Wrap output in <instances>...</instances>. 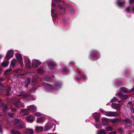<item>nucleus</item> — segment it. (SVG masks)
I'll return each mask as SVG.
<instances>
[{"instance_id":"c85d7f7f","label":"nucleus","mask_w":134,"mask_h":134,"mask_svg":"<svg viewBox=\"0 0 134 134\" xmlns=\"http://www.w3.org/2000/svg\"><path fill=\"white\" fill-rule=\"evenodd\" d=\"M111 105H112L114 108L117 109L120 108L119 107L118 104L113 103Z\"/></svg>"},{"instance_id":"69168bd1","label":"nucleus","mask_w":134,"mask_h":134,"mask_svg":"<svg viewBox=\"0 0 134 134\" xmlns=\"http://www.w3.org/2000/svg\"><path fill=\"white\" fill-rule=\"evenodd\" d=\"M56 2H60V0H55Z\"/></svg>"},{"instance_id":"f03ea898","label":"nucleus","mask_w":134,"mask_h":134,"mask_svg":"<svg viewBox=\"0 0 134 134\" xmlns=\"http://www.w3.org/2000/svg\"><path fill=\"white\" fill-rule=\"evenodd\" d=\"M53 85L54 89L58 90L61 87L62 83L61 81L56 80L53 82Z\"/></svg>"},{"instance_id":"393cba45","label":"nucleus","mask_w":134,"mask_h":134,"mask_svg":"<svg viewBox=\"0 0 134 134\" xmlns=\"http://www.w3.org/2000/svg\"><path fill=\"white\" fill-rule=\"evenodd\" d=\"M51 127V126L49 124H46L44 130V131L46 132V131H47L48 130L50 129Z\"/></svg>"},{"instance_id":"338daca9","label":"nucleus","mask_w":134,"mask_h":134,"mask_svg":"<svg viewBox=\"0 0 134 134\" xmlns=\"http://www.w3.org/2000/svg\"><path fill=\"white\" fill-rule=\"evenodd\" d=\"M2 70L1 68L0 67V74L2 72Z\"/></svg>"},{"instance_id":"473e14b6","label":"nucleus","mask_w":134,"mask_h":134,"mask_svg":"<svg viewBox=\"0 0 134 134\" xmlns=\"http://www.w3.org/2000/svg\"><path fill=\"white\" fill-rule=\"evenodd\" d=\"M30 81L31 78L30 77H28L27 78L26 80L25 81V83H27L29 84L30 83Z\"/></svg>"},{"instance_id":"f257e3e1","label":"nucleus","mask_w":134,"mask_h":134,"mask_svg":"<svg viewBox=\"0 0 134 134\" xmlns=\"http://www.w3.org/2000/svg\"><path fill=\"white\" fill-rule=\"evenodd\" d=\"M12 103L15 105L16 107H24V106L23 104L20 100L19 98L14 99L12 102Z\"/></svg>"},{"instance_id":"1a4fd4ad","label":"nucleus","mask_w":134,"mask_h":134,"mask_svg":"<svg viewBox=\"0 0 134 134\" xmlns=\"http://www.w3.org/2000/svg\"><path fill=\"white\" fill-rule=\"evenodd\" d=\"M25 62L27 67L30 68V61L29 59L28 58H26L25 60Z\"/></svg>"},{"instance_id":"7ed1b4c3","label":"nucleus","mask_w":134,"mask_h":134,"mask_svg":"<svg viewBox=\"0 0 134 134\" xmlns=\"http://www.w3.org/2000/svg\"><path fill=\"white\" fill-rule=\"evenodd\" d=\"M126 93V88L122 87L120 91V92H119L118 95L120 98L126 99V95H124L123 93Z\"/></svg>"},{"instance_id":"774afa93","label":"nucleus","mask_w":134,"mask_h":134,"mask_svg":"<svg viewBox=\"0 0 134 134\" xmlns=\"http://www.w3.org/2000/svg\"><path fill=\"white\" fill-rule=\"evenodd\" d=\"M18 96H19V97H20V96H22V94H19L18 95Z\"/></svg>"},{"instance_id":"4d7b16f0","label":"nucleus","mask_w":134,"mask_h":134,"mask_svg":"<svg viewBox=\"0 0 134 134\" xmlns=\"http://www.w3.org/2000/svg\"><path fill=\"white\" fill-rule=\"evenodd\" d=\"M52 5L53 7H54L55 6V4L54 3H52Z\"/></svg>"},{"instance_id":"0eeeda50","label":"nucleus","mask_w":134,"mask_h":134,"mask_svg":"<svg viewBox=\"0 0 134 134\" xmlns=\"http://www.w3.org/2000/svg\"><path fill=\"white\" fill-rule=\"evenodd\" d=\"M13 51L12 50H11L8 51L7 53L6 57L9 59L12 57L13 56Z\"/></svg>"},{"instance_id":"c03bdc74","label":"nucleus","mask_w":134,"mask_h":134,"mask_svg":"<svg viewBox=\"0 0 134 134\" xmlns=\"http://www.w3.org/2000/svg\"><path fill=\"white\" fill-rule=\"evenodd\" d=\"M22 96L24 97V98H26L29 97V96L27 94H22Z\"/></svg>"},{"instance_id":"aec40b11","label":"nucleus","mask_w":134,"mask_h":134,"mask_svg":"<svg viewBox=\"0 0 134 134\" xmlns=\"http://www.w3.org/2000/svg\"><path fill=\"white\" fill-rule=\"evenodd\" d=\"M21 112L24 113L23 115H27L29 113V111L25 109H22L21 110Z\"/></svg>"},{"instance_id":"39448f33","label":"nucleus","mask_w":134,"mask_h":134,"mask_svg":"<svg viewBox=\"0 0 134 134\" xmlns=\"http://www.w3.org/2000/svg\"><path fill=\"white\" fill-rule=\"evenodd\" d=\"M41 64V62L37 60L34 59L32 61V64L35 67H37Z\"/></svg>"},{"instance_id":"680f3d73","label":"nucleus","mask_w":134,"mask_h":134,"mask_svg":"<svg viewBox=\"0 0 134 134\" xmlns=\"http://www.w3.org/2000/svg\"><path fill=\"white\" fill-rule=\"evenodd\" d=\"M95 126L96 128H98L99 127L98 125H97V124H96Z\"/></svg>"},{"instance_id":"b1692460","label":"nucleus","mask_w":134,"mask_h":134,"mask_svg":"<svg viewBox=\"0 0 134 134\" xmlns=\"http://www.w3.org/2000/svg\"><path fill=\"white\" fill-rule=\"evenodd\" d=\"M34 133L33 130L32 129H28L27 130L26 134H33Z\"/></svg>"},{"instance_id":"de8ad7c7","label":"nucleus","mask_w":134,"mask_h":134,"mask_svg":"<svg viewBox=\"0 0 134 134\" xmlns=\"http://www.w3.org/2000/svg\"><path fill=\"white\" fill-rule=\"evenodd\" d=\"M57 7L59 8L60 10H62V6L60 4H58L57 5Z\"/></svg>"},{"instance_id":"603ef678","label":"nucleus","mask_w":134,"mask_h":134,"mask_svg":"<svg viewBox=\"0 0 134 134\" xmlns=\"http://www.w3.org/2000/svg\"><path fill=\"white\" fill-rule=\"evenodd\" d=\"M11 111L12 112H15L16 111V109L15 108H12Z\"/></svg>"},{"instance_id":"6e6552de","label":"nucleus","mask_w":134,"mask_h":134,"mask_svg":"<svg viewBox=\"0 0 134 134\" xmlns=\"http://www.w3.org/2000/svg\"><path fill=\"white\" fill-rule=\"evenodd\" d=\"M51 79V76H45V77L42 79V80L44 82H49Z\"/></svg>"},{"instance_id":"a18cd8bd","label":"nucleus","mask_w":134,"mask_h":134,"mask_svg":"<svg viewBox=\"0 0 134 134\" xmlns=\"http://www.w3.org/2000/svg\"><path fill=\"white\" fill-rule=\"evenodd\" d=\"M76 78L77 80H80L81 79V76H79L78 77H76Z\"/></svg>"},{"instance_id":"a19ab883","label":"nucleus","mask_w":134,"mask_h":134,"mask_svg":"<svg viewBox=\"0 0 134 134\" xmlns=\"http://www.w3.org/2000/svg\"><path fill=\"white\" fill-rule=\"evenodd\" d=\"M20 120L18 119H16L14 120V122L15 124H18Z\"/></svg>"},{"instance_id":"c9c22d12","label":"nucleus","mask_w":134,"mask_h":134,"mask_svg":"<svg viewBox=\"0 0 134 134\" xmlns=\"http://www.w3.org/2000/svg\"><path fill=\"white\" fill-rule=\"evenodd\" d=\"M8 116L12 118H14V115H15V114L14 113H12L10 112H8Z\"/></svg>"},{"instance_id":"2f4dec72","label":"nucleus","mask_w":134,"mask_h":134,"mask_svg":"<svg viewBox=\"0 0 134 134\" xmlns=\"http://www.w3.org/2000/svg\"><path fill=\"white\" fill-rule=\"evenodd\" d=\"M11 133L12 134H19L20 133L16 130H13L11 131Z\"/></svg>"},{"instance_id":"9d476101","label":"nucleus","mask_w":134,"mask_h":134,"mask_svg":"<svg viewBox=\"0 0 134 134\" xmlns=\"http://www.w3.org/2000/svg\"><path fill=\"white\" fill-rule=\"evenodd\" d=\"M99 53L97 52L94 51H93V53H92L90 56V58H91V57L93 58H95L97 57V56L98 55Z\"/></svg>"},{"instance_id":"412c9836","label":"nucleus","mask_w":134,"mask_h":134,"mask_svg":"<svg viewBox=\"0 0 134 134\" xmlns=\"http://www.w3.org/2000/svg\"><path fill=\"white\" fill-rule=\"evenodd\" d=\"M107 133L104 129L100 130L97 131V134H106Z\"/></svg>"},{"instance_id":"4be33fe9","label":"nucleus","mask_w":134,"mask_h":134,"mask_svg":"<svg viewBox=\"0 0 134 134\" xmlns=\"http://www.w3.org/2000/svg\"><path fill=\"white\" fill-rule=\"evenodd\" d=\"M17 61L15 59H13L11 62V65L13 67H14L17 63Z\"/></svg>"},{"instance_id":"bf43d9fd","label":"nucleus","mask_w":134,"mask_h":134,"mask_svg":"<svg viewBox=\"0 0 134 134\" xmlns=\"http://www.w3.org/2000/svg\"><path fill=\"white\" fill-rule=\"evenodd\" d=\"M0 133H2V130L1 127L0 126Z\"/></svg>"},{"instance_id":"58836bf2","label":"nucleus","mask_w":134,"mask_h":134,"mask_svg":"<svg viewBox=\"0 0 134 134\" xmlns=\"http://www.w3.org/2000/svg\"><path fill=\"white\" fill-rule=\"evenodd\" d=\"M21 72V70L19 69H16L15 70L14 72L15 73H19Z\"/></svg>"},{"instance_id":"5701e85b","label":"nucleus","mask_w":134,"mask_h":134,"mask_svg":"<svg viewBox=\"0 0 134 134\" xmlns=\"http://www.w3.org/2000/svg\"><path fill=\"white\" fill-rule=\"evenodd\" d=\"M1 106L3 107V110L4 112L6 111L8 109V106L4 104H2Z\"/></svg>"},{"instance_id":"72a5a7b5","label":"nucleus","mask_w":134,"mask_h":134,"mask_svg":"<svg viewBox=\"0 0 134 134\" xmlns=\"http://www.w3.org/2000/svg\"><path fill=\"white\" fill-rule=\"evenodd\" d=\"M117 101L118 99H117V98L115 97H113V99L111 100L110 102H116Z\"/></svg>"},{"instance_id":"052dcab7","label":"nucleus","mask_w":134,"mask_h":134,"mask_svg":"<svg viewBox=\"0 0 134 134\" xmlns=\"http://www.w3.org/2000/svg\"><path fill=\"white\" fill-rule=\"evenodd\" d=\"M3 86V85L2 83L1 82H0V86Z\"/></svg>"},{"instance_id":"79ce46f5","label":"nucleus","mask_w":134,"mask_h":134,"mask_svg":"<svg viewBox=\"0 0 134 134\" xmlns=\"http://www.w3.org/2000/svg\"><path fill=\"white\" fill-rule=\"evenodd\" d=\"M11 88L10 87H8V88L6 90V92L8 93L10 92Z\"/></svg>"},{"instance_id":"a211bd4d","label":"nucleus","mask_w":134,"mask_h":134,"mask_svg":"<svg viewBox=\"0 0 134 134\" xmlns=\"http://www.w3.org/2000/svg\"><path fill=\"white\" fill-rule=\"evenodd\" d=\"M118 3L119 6L120 7H122L125 5V1H123L121 0H119L118 2Z\"/></svg>"},{"instance_id":"8fccbe9b","label":"nucleus","mask_w":134,"mask_h":134,"mask_svg":"<svg viewBox=\"0 0 134 134\" xmlns=\"http://www.w3.org/2000/svg\"><path fill=\"white\" fill-rule=\"evenodd\" d=\"M101 112L103 114L106 115L105 113L106 112V111H105L103 110H101Z\"/></svg>"},{"instance_id":"423d86ee","label":"nucleus","mask_w":134,"mask_h":134,"mask_svg":"<svg viewBox=\"0 0 134 134\" xmlns=\"http://www.w3.org/2000/svg\"><path fill=\"white\" fill-rule=\"evenodd\" d=\"M27 109L32 112H35L36 111V108L35 106L31 105L28 107Z\"/></svg>"},{"instance_id":"e433bc0d","label":"nucleus","mask_w":134,"mask_h":134,"mask_svg":"<svg viewBox=\"0 0 134 134\" xmlns=\"http://www.w3.org/2000/svg\"><path fill=\"white\" fill-rule=\"evenodd\" d=\"M43 121V119L41 118H39L37 120L38 123H41Z\"/></svg>"},{"instance_id":"864d4df0","label":"nucleus","mask_w":134,"mask_h":134,"mask_svg":"<svg viewBox=\"0 0 134 134\" xmlns=\"http://www.w3.org/2000/svg\"><path fill=\"white\" fill-rule=\"evenodd\" d=\"M130 91L132 93H134V88H133L131 90H130Z\"/></svg>"},{"instance_id":"ddd939ff","label":"nucleus","mask_w":134,"mask_h":134,"mask_svg":"<svg viewBox=\"0 0 134 134\" xmlns=\"http://www.w3.org/2000/svg\"><path fill=\"white\" fill-rule=\"evenodd\" d=\"M25 126V124L23 123L19 125H16L15 126V127L16 129H20L23 128Z\"/></svg>"},{"instance_id":"20e7f679","label":"nucleus","mask_w":134,"mask_h":134,"mask_svg":"<svg viewBox=\"0 0 134 134\" xmlns=\"http://www.w3.org/2000/svg\"><path fill=\"white\" fill-rule=\"evenodd\" d=\"M105 113V115L108 116H116L119 115V114L116 112L108 111L106 112Z\"/></svg>"},{"instance_id":"6ab92c4d","label":"nucleus","mask_w":134,"mask_h":134,"mask_svg":"<svg viewBox=\"0 0 134 134\" xmlns=\"http://www.w3.org/2000/svg\"><path fill=\"white\" fill-rule=\"evenodd\" d=\"M9 64V62L8 61H4L3 62L2 64V66L4 68H5L8 66Z\"/></svg>"},{"instance_id":"49530a36","label":"nucleus","mask_w":134,"mask_h":134,"mask_svg":"<svg viewBox=\"0 0 134 134\" xmlns=\"http://www.w3.org/2000/svg\"><path fill=\"white\" fill-rule=\"evenodd\" d=\"M117 132L116 131H114L109 133V134H116Z\"/></svg>"},{"instance_id":"2eb2a0df","label":"nucleus","mask_w":134,"mask_h":134,"mask_svg":"<svg viewBox=\"0 0 134 134\" xmlns=\"http://www.w3.org/2000/svg\"><path fill=\"white\" fill-rule=\"evenodd\" d=\"M15 56L18 60L20 62L23 63V60L22 59V56L20 54L18 53H17L16 54Z\"/></svg>"},{"instance_id":"4468645a","label":"nucleus","mask_w":134,"mask_h":134,"mask_svg":"<svg viewBox=\"0 0 134 134\" xmlns=\"http://www.w3.org/2000/svg\"><path fill=\"white\" fill-rule=\"evenodd\" d=\"M47 61L48 63V65L49 67L54 66L56 65L55 63L53 61H49L48 60Z\"/></svg>"},{"instance_id":"6e6d98bb","label":"nucleus","mask_w":134,"mask_h":134,"mask_svg":"<svg viewBox=\"0 0 134 134\" xmlns=\"http://www.w3.org/2000/svg\"><path fill=\"white\" fill-rule=\"evenodd\" d=\"M29 84L27 83H25V86L26 87H28V86L29 85Z\"/></svg>"},{"instance_id":"e2e57ef3","label":"nucleus","mask_w":134,"mask_h":134,"mask_svg":"<svg viewBox=\"0 0 134 134\" xmlns=\"http://www.w3.org/2000/svg\"><path fill=\"white\" fill-rule=\"evenodd\" d=\"M4 80V79L3 78H0V81H3Z\"/></svg>"},{"instance_id":"f704fd0d","label":"nucleus","mask_w":134,"mask_h":134,"mask_svg":"<svg viewBox=\"0 0 134 134\" xmlns=\"http://www.w3.org/2000/svg\"><path fill=\"white\" fill-rule=\"evenodd\" d=\"M127 106L129 108H131L132 110L131 111H132V103L131 102H129L127 104Z\"/></svg>"},{"instance_id":"c756f323","label":"nucleus","mask_w":134,"mask_h":134,"mask_svg":"<svg viewBox=\"0 0 134 134\" xmlns=\"http://www.w3.org/2000/svg\"><path fill=\"white\" fill-rule=\"evenodd\" d=\"M120 120L118 119H114L112 120V122L113 124H114L119 122Z\"/></svg>"},{"instance_id":"f3484780","label":"nucleus","mask_w":134,"mask_h":134,"mask_svg":"<svg viewBox=\"0 0 134 134\" xmlns=\"http://www.w3.org/2000/svg\"><path fill=\"white\" fill-rule=\"evenodd\" d=\"M36 131L38 132L42 131L43 130V127H39L36 126L35 128Z\"/></svg>"},{"instance_id":"cd10ccee","label":"nucleus","mask_w":134,"mask_h":134,"mask_svg":"<svg viewBox=\"0 0 134 134\" xmlns=\"http://www.w3.org/2000/svg\"><path fill=\"white\" fill-rule=\"evenodd\" d=\"M106 130L107 131H111L113 130V128L110 126L107 127L106 128Z\"/></svg>"},{"instance_id":"5fc2aeb1","label":"nucleus","mask_w":134,"mask_h":134,"mask_svg":"<svg viewBox=\"0 0 134 134\" xmlns=\"http://www.w3.org/2000/svg\"><path fill=\"white\" fill-rule=\"evenodd\" d=\"M63 70L65 72H67L68 71V69L66 68H65Z\"/></svg>"},{"instance_id":"37998d69","label":"nucleus","mask_w":134,"mask_h":134,"mask_svg":"<svg viewBox=\"0 0 134 134\" xmlns=\"http://www.w3.org/2000/svg\"><path fill=\"white\" fill-rule=\"evenodd\" d=\"M34 115L35 116H37V117L41 115L40 113H35L34 114Z\"/></svg>"},{"instance_id":"4c0bfd02","label":"nucleus","mask_w":134,"mask_h":134,"mask_svg":"<svg viewBox=\"0 0 134 134\" xmlns=\"http://www.w3.org/2000/svg\"><path fill=\"white\" fill-rule=\"evenodd\" d=\"M126 126H130L131 124V122H130L128 120L126 119Z\"/></svg>"},{"instance_id":"bb28decb","label":"nucleus","mask_w":134,"mask_h":134,"mask_svg":"<svg viewBox=\"0 0 134 134\" xmlns=\"http://www.w3.org/2000/svg\"><path fill=\"white\" fill-rule=\"evenodd\" d=\"M12 69L10 68L8 70H6L4 72V74L5 75H8L10 74V72L11 71Z\"/></svg>"},{"instance_id":"0e129e2a","label":"nucleus","mask_w":134,"mask_h":134,"mask_svg":"<svg viewBox=\"0 0 134 134\" xmlns=\"http://www.w3.org/2000/svg\"><path fill=\"white\" fill-rule=\"evenodd\" d=\"M82 78L83 79H86V76H82Z\"/></svg>"},{"instance_id":"9b49d317","label":"nucleus","mask_w":134,"mask_h":134,"mask_svg":"<svg viewBox=\"0 0 134 134\" xmlns=\"http://www.w3.org/2000/svg\"><path fill=\"white\" fill-rule=\"evenodd\" d=\"M109 121L107 119L104 118L102 119V123L103 125L104 126H106L109 123Z\"/></svg>"},{"instance_id":"7c9ffc66","label":"nucleus","mask_w":134,"mask_h":134,"mask_svg":"<svg viewBox=\"0 0 134 134\" xmlns=\"http://www.w3.org/2000/svg\"><path fill=\"white\" fill-rule=\"evenodd\" d=\"M37 82V79L36 78H33L32 79L31 82L33 84H35Z\"/></svg>"},{"instance_id":"ea45409f","label":"nucleus","mask_w":134,"mask_h":134,"mask_svg":"<svg viewBox=\"0 0 134 134\" xmlns=\"http://www.w3.org/2000/svg\"><path fill=\"white\" fill-rule=\"evenodd\" d=\"M95 120L97 122H99V117L98 116L96 115L94 117Z\"/></svg>"},{"instance_id":"a878e982","label":"nucleus","mask_w":134,"mask_h":134,"mask_svg":"<svg viewBox=\"0 0 134 134\" xmlns=\"http://www.w3.org/2000/svg\"><path fill=\"white\" fill-rule=\"evenodd\" d=\"M37 72L38 73H41L44 72L43 69V67L39 68L37 70Z\"/></svg>"},{"instance_id":"3c124183","label":"nucleus","mask_w":134,"mask_h":134,"mask_svg":"<svg viewBox=\"0 0 134 134\" xmlns=\"http://www.w3.org/2000/svg\"><path fill=\"white\" fill-rule=\"evenodd\" d=\"M70 64H71L73 65H75V63L73 62H70Z\"/></svg>"},{"instance_id":"dca6fc26","label":"nucleus","mask_w":134,"mask_h":134,"mask_svg":"<svg viewBox=\"0 0 134 134\" xmlns=\"http://www.w3.org/2000/svg\"><path fill=\"white\" fill-rule=\"evenodd\" d=\"M46 88L48 90L54 89L53 85L49 83H46Z\"/></svg>"},{"instance_id":"09e8293b","label":"nucleus","mask_w":134,"mask_h":134,"mask_svg":"<svg viewBox=\"0 0 134 134\" xmlns=\"http://www.w3.org/2000/svg\"><path fill=\"white\" fill-rule=\"evenodd\" d=\"M118 131L120 132L121 133H122V129L120 127L119 128L118 130Z\"/></svg>"},{"instance_id":"13d9d810","label":"nucleus","mask_w":134,"mask_h":134,"mask_svg":"<svg viewBox=\"0 0 134 134\" xmlns=\"http://www.w3.org/2000/svg\"><path fill=\"white\" fill-rule=\"evenodd\" d=\"M54 9H53L51 10V12L52 13H53L54 12Z\"/></svg>"},{"instance_id":"f8f14e48","label":"nucleus","mask_w":134,"mask_h":134,"mask_svg":"<svg viewBox=\"0 0 134 134\" xmlns=\"http://www.w3.org/2000/svg\"><path fill=\"white\" fill-rule=\"evenodd\" d=\"M34 116H33L30 115L26 118L27 120L29 122H31L33 121V119Z\"/></svg>"}]
</instances>
